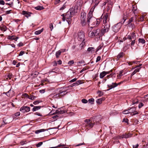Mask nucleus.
Here are the masks:
<instances>
[{
    "mask_svg": "<svg viewBox=\"0 0 148 148\" xmlns=\"http://www.w3.org/2000/svg\"><path fill=\"white\" fill-rule=\"evenodd\" d=\"M74 14V13L73 10H70L69 11L67 12L65 15L66 21L69 25L71 24V18L73 16Z\"/></svg>",
    "mask_w": 148,
    "mask_h": 148,
    "instance_id": "4",
    "label": "nucleus"
},
{
    "mask_svg": "<svg viewBox=\"0 0 148 148\" xmlns=\"http://www.w3.org/2000/svg\"><path fill=\"white\" fill-rule=\"evenodd\" d=\"M139 121L137 119H136L134 121V124L135 125L138 124Z\"/></svg>",
    "mask_w": 148,
    "mask_h": 148,
    "instance_id": "51",
    "label": "nucleus"
},
{
    "mask_svg": "<svg viewBox=\"0 0 148 148\" xmlns=\"http://www.w3.org/2000/svg\"><path fill=\"white\" fill-rule=\"evenodd\" d=\"M92 4L94 5V9L99 4L100 2V1L99 0H92Z\"/></svg>",
    "mask_w": 148,
    "mask_h": 148,
    "instance_id": "15",
    "label": "nucleus"
},
{
    "mask_svg": "<svg viewBox=\"0 0 148 148\" xmlns=\"http://www.w3.org/2000/svg\"><path fill=\"white\" fill-rule=\"evenodd\" d=\"M84 121L85 128L87 130L92 128L94 125H97L98 123H99V121H97L95 119L91 118L89 119L85 120Z\"/></svg>",
    "mask_w": 148,
    "mask_h": 148,
    "instance_id": "2",
    "label": "nucleus"
},
{
    "mask_svg": "<svg viewBox=\"0 0 148 148\" xmlns=\"http://www.w3.org/2000/svg\"><path fill=\"white\" fill-rule=\"evenodd\" d=\"M39 92L41 93H44L45 92V89H42L39 90Z\"/></svg>",
    "mask_w": 148,
    "mask_h": 148,
    "instance_id": "60",
    "label": "nucleus"
},
{
    "mask_svg": "<svg viewBox=\"0 0 148 148\" xmlns=\"http://www.w3.org/2000/svg\"><path fill=\"white\" fill-rule=\"evenodd\" d=\"M101 57L100 56H98L97 58V59L96 60V62H99V61L101 60Z\"/></svg>",
    "mask_w": 148,
    "mask_h": 148,
    "instance_id": "52",
    "label": "nucleus"
},
{
    "mask_svg": "<svg viewBox=\"0 0 148 148\" xmlns=\"http://www.w3.org/2000/svg\"><path fill=\"white\" fill-rule=\"evenodd\" d=\"M22 96L23 97H25L28 99H29V95L27 94L26 93L23 94L22 95Z\"/></svg>",
    "mask_w": 148,
    "mask_h": 148,
    "instance_id": "43",
    "label": "nucleus"
},
{
    "mask_svg": "<svg viewBox=\"0 0 148 148\" xmlns=\"http://www.w3.org/2000/svg\"><path fill=\"white\" fill-rule=\"evenodd\" d=\"M128 120L127 119L124 118L123 120V122L126 123L127 124H129Z\"/></svg>",
    "mask_w": 148,
    "mask_h": 148,
    "instance_id": "39",
    "label": "nucleus"
},
{
    "mask_svg": "<svg viewBox=\"0 0 148 148\" xmlns=\"http://www.w3.org/2000/svg\"><path fill=\"white\" fill-rule=\"evenodd\" d=\"M108 0H105L104 2L102 4L103 5H105L106 4L108 3Z\"/></svg>",
    "mask_w": 148,
    "mask_h": 148,
    "instance_id": "58",
    "label": "nucleus"
},
{
    "mask_svg": "<svg viewBox=\"0 0 148 148\" xmlns=\"http://www.w3.org/2000/svg\"><path fill=\"white\" fill-rule=\"evenodd\" d=\"M3 94L6 95L8 97H10L13 96V91H12L11 89L9 90L8 92H4Z\"/></svg>",
    "mask_w": 148,
    "mask_h": 148,
    "instance_id": "12",
    "label": "nucleus"
},
{
    "mask_svg": "<svg viewBox=\"0 0 148 148\" xmlns=\"http://www.w3.org/2000/svg\"><path fill=\"white\" fill-rule=\"evenodd\" d=\"M49 28L51 29V30L52 31L53 29V26L52 23H51L49 25Z\"/></svg>",
    "mask_w": 148,
    "mask_h": 148,
    "instance_id": "50",
    "label": "nucleus"
},
{
    "mask_svg": "<svg viewBox=\"0 0 148 148\" xmlns=\"http://www.w3.org/2000/svg\"><path fill=\"white\" fill-rule=\"evenodd\" d=\"M94 99L93 98H91L88 100L89 102L91 103V104L93 103V102L94 101Z\"/></svg>",
    "mask_w": 148,
    "mask_h": 148,
    "instance_id": "42",
    "label": "nucleus"
},
{
    "mask_svg": "<svg viewBox=\"0 0 148 148\" xmlns=\"http://www.w3.org/2000/svg\"><path fill=\"white\" fill-rule=\"evenodd\" d=\"M117 86V83H112V84L111 85H108V87L109 88V89H107V90H109L112 88H114V87Z\"/></svg>",
    "mask_w": 148,
    "mask_h": 148,
    "instance_id": "14",
    "label": "nucleus"
},
{
    "mask_svg": "<svg viewBox=\"0 0 148 148\" xmlns=\"http://www.w3.org/2000/svg\"><path fill=\"white\" fill-rule=\"evenodd\" d=\"M106 71H103L100 74V77L101 78H103L106 75Z\"/></svg>",
    "mask_w": 148,
    "mask_h": 148,
    "instance_id": "27",
    "label": "nucleus"
},
{
    "mask_svg": "<svg viewBox=\"0 0 148 148\" xmlns=\"http://www.w3.org/2000/svg\"><path fill=\"white\" fill-rule=\"evenodd\" d=\"M18 38V37H16L14 36H8V39L9 40H15L16 41H17V40Z\"/></svg>",
    "mask_w": 148,
    "mask_h": 148,
    "instance_id": "16",
    "label": "nucleus"
},
{
    "mask_svg": "<svg viewBox=\"0 0 148 148\" xmlns=\"http://www.w3.org/2000/svg\"><path fill=\"white\" fill-rule=\"evenodd\" d=\"M60 109H58V110H57L55 113H53V114H54L55 113L58 114H64V112L63 110H60Z\"/></svg>",
    "mask_w": 148,
    "mask_h": 148,
    "instance_id": "17",
    "label": "nucleus"
},
{
    "mask_svg": "<svg viewBox=\"0 0 148 148\" xmlns=\"http://www.w3.org/2000/svg\"><path fill=\"white\" fill-rule=\"evenodd\" d=\"M136 38V37L135 33L133 32L130 35H127L125 39H128L130 40V41H131V45L133 46L135 43Z\"/></svg>",
    "mask_w": 148,
    "mask_h": 148,
    "instance_id": "5",
    "label": "nucleus"
},
{
    "mask_svg": "<svg viewBox=\"0 0 148 148\" xmlns=\"http://www.w3.org/2000/svg\"><path fill=\"white\" fill-rule=\"evenodd\" d=\"M138 102V100L137 99H134L132 103V105L134 104L135 103H137Z\"/></svg>",
    "mask_w": 148,
    "mask_h": 148,
    "instance_id": "38",
    "label": "nucleus"
},
{
    "mask_svg": "<svg viewBox=\"0 0 148 148\" xmlns=\"http://www.w3.org/2000/svg\"><path fill=\"white\" fill-rule=\"evenodd\" d=\"M40 108L41 106H34L32 109V111L33 112L36 111L40 109Z\"/></svg>",
    "mask_w": 148,
    "mask_h": 148,
    "instance_id": "24",
    "label": "nucleus"
},
{
    "mask_svg": "<svg viewBox=\"0 0 148 148\" xmlns=\"http://www.w3.org/2000/svg\"><path fill=\"white\" fill-rule=\"evenodd\" d=\"M130 110L129 109L127 110H125L123 111L122 112L123 113V114H127L128 113H130Z\"/></svg>",
    "mask_w": 148,
    "mask_h": 148,
    "instance_id": "40",
    "label": "nucleus"
},
{
    "mask_svg": "<svg viewBox=\"0 0 148 148\" xmlns=\"http://www.w3.org/2000/svg\"><path fill=\"white\" fill-rule=\"evenodd\" d=\"M97 93L98 94L99 97H101L104 94L103 92L100 90L98 91L97 92Z\"/></svg>",
    "mask_w": 148,
    "mask_h": 148,
    "instance_id": "32",
    "label": "nucleus"
},
{
    "mask_svg": "<svg viewBox=\"0 0 148 148\" xmlns=\"http://www.w3.org/2000/svg\"><path fill=\"white\" fill-rule=\"evenodd\" d=\"M74 63V61L73 60H71L69 61L68 62V64L71 66Z\"/></svg>",
    "mask_w": 148,
    "mask_h": 148,
    "instance_id": "41",
    "label": "nucleus"
},
{
    "mask_svg": "<svg viewBox=\"0 0 148 148\" xmlns=\"http://www.w3.org/2000/svg\"><path fill=\"white\" fill-rule=\"evenodd\" d=\"M108 16L107 15L103 17V25L104 26V27L101 29V32L103 35L105 33L108 32L109 30L110 24L109 21L108 20Z\"/></svg>",
    "mask_w": 148,
    "mask_h": 148,
    "instance_id": "3",
    "label": "nucleus"
},
{
    "mask_svg": "<svg viewBox=\"0 0 148 148\" xmlns=\"http://www.w3.org/2000/svg\"><path fill=\"white\" fill-rule=\"evenodd\" d=\"M108 5H110L112 6V5H113V2L111 1H108Z\"/></svg>",
    "mask_w": 148,
    "mask_h": 148,
    "instance_id": "46",
    "label": "nucleus"
},
{
    "mask_svg": "<svg viewBox=\"0 0 148 148\" xmlns=\"http://www.w3.org/2000/svg\"><path fill=\"white\" fill-rule=\"evenodd\" d=\"M121 27L120 23H118L114 25L113 27V30L115 32H118Z\"/></svg>",
    "mask_w": 148,
    "mask_h": 148,
    "instance_id": "8",
    "label": "nucleus"
},
{
    "mask_svg": "<svg viewBox=\"0 0 148 148\" xmlns=\"http://www.w3.org/2000/svg\"><path fill=\"white\" fill-rule=\"evenodd\" d=\"M65 4L63 5V6L60 9V10H63L65 8Z\"/></svg>",
    "mask_w": 148,
    "mask_h": 148,
    "instance_id": "59",
    "label": "nucleus"
},
{
    "mask_svg": "<svg viewBox=\"0 0 148 148\" xmlns=\"http://www.w3.org/2000/svg\"><path fill=\"white\" fill-rule=\"evenodd\" d=\"M64 92L63 91H59L58 92V93L57 94H56L54 96V98H57L61 96L60 94H62L63 92Z\"/></svg>",
    "mask_w": 148,
    "mask_h": 148,
    "instance_id": "25",
    "label": "nucleus"
},
{
    "mask_svg": "<svg viewBox=\"0 0 148 148\" xmlns=\"http://www.w3.org/2000/svg\"><path fill=\"white\" fill-rule=\"evenodd\" d=\"M6 27L5 25H3L2 27H0V29H1V31H6Z\"/></svg>",
    "mask_w": 148,
    "mask_h": 148,
    "instance_id": "34",
    "label": "nucleus"
},
{
    "mask_svg": "<svg viewBox=\"0 0 148 148\" xmlns=\"http://www.w3.org/2000/svg\"><path fill=\"white\" fill-rule=\"evenodd\" d=\"M25 53V52L24 51H21L20 52L19 54L18 55V56H22L23 55V54H24Z\"/></svg>",
    "mask_w": 148,
    "mask_h": 148,
    "instance_id": "54",
    "label": "nucleus"
},
{
    "mask_svg": "<svg viewBox=\"0 0 148 148\" xmlns=\"http://www.w3.org/2000/svg\"><path fill=\"white\" fill-rule=\"evenodd\" d=\"M144 104L143 103H140L138 105V108H141L143 106Z\"/></svg>",
    "mask_w": 148,
    "mask_h": 148,
    "instance_id": "56",
    "label": "nucleus"
},
{
    "mask_svg": "<svg viewBox=\"0 0 148 148\" xmlns=\"http://www.w3.org/2000/svg\"><path fill=\"white\" fill-rule=\"evenodd\" d=\"M26 143V140H22L20 142V144L21 145H24Z\"/></svg>",
    "mask_w": 148,
    "mask_h": 148,
    "instance_id": "47",
    "label": "nucleus"
},
{
    "mask_svg": "<svg viewBox=\"0 0 148 148\" xmlns=\"http://www.w3.org/2000/svg\"><path fill=\"white\" fill-rule=\"evenodd\" d=\"M78 40L79 41H83L84 40V34L82 31H81L78 32Z\"/></svg>",
    "mask_w": 148,
    "mask_h": 148,
    "instance_id": "7",
    "label": "nucleus"
},
{
    "mask_svg": "<svg viewBox=\"0 0 148 148\" xmlns=\"http://www.w3.org/2000/svg\"><path fill=\"white\" fill-rule=\"evenodd\" d=\"M63 91L64 92L62 93V94H60V96H63L64 95H65L66 94H67V92H66V90L64 89V88H60V90L59 91Z\"/></svg>",
    "mask_w": 148,
    "mask_h": 148,
    "instance_id": "19",
    "label": "nucleus"
},
{
    "mask_svg": "<svg viewBox=\"0 0 148 148\" xmlns=\"http://www.w3.org/2000/svg\"><path fill=\"white\" fill-rule=\"evenodd\" d=\"M77 78H75L71 80L70 82H75L77 80Z\"/></svg>",
    "mask_w": 148,
    "mask_h": 148,
    "instance_id": "63",
    "label": "nucleus"
},
{
    "mask_svg": "<svg viewBox=\"0 0 148 148\" xmlns=\"http://www.w3.org/2000/svg\"><path fill=\"white\" fill-rule=\"evenodd\" d=\"M15 116L16 117L19 116L20 115V113L19 112H17L15 114Z\"/></svg>",
    "mask_w": 148,
    "mask_h": 148,
    "instance_id": "61",
    "label": "nucleus"
},
{
    "mask_svg": "<svg viewBox=\"0 0 148 148\" xmlns=\"http://www.w3.org/2000/svg\"><path fill=\"white\" fill-rule=\"evenodd\" d=\"M123 71H121L119 72V73L117 76L118 77V78H119V77H120H120L123 75Z\"/></svg>",
    "mask_w": 148,
    "mask_h": 148,
    "instance_id": "48",
    "label": "nucleus"
},
{
    "mask_svg": "<svg viewBox=\"0 0 148 148\" xmlns=\"http://www.w3.org/2000/svg\"><path fill=\"white\" fill-rule=\"evenodd\" d=\"M30 108L27 106H23L21 107L20 110L22 112L24 113L25 112H28L30 111Z\"/></svg>",
    "mask_w": 148,
    "mask_h": 148,
    "instance_id": "9",
    "label": "nucleus"
},
{
    "mask_svg": "<svg viewBox=\"0 0 148 148\" xmlns=\"http://www.w3.org/2000/svg\"><path fill=\"white\" fill-rule=\"evenodd\" d=\"M44 8V7L41 6H39L35 8L36 10H40L43 9Z\"/></svg>",
    "mask_w": 148,
    "mask_h": 148,
    "instance_id": "29",
    "label": "nucleus"
},
{
    "mask_svg": "<svg viewBox=\"0 0 148 148\" xmlns=\"http://www.w3.org/2000/svg\"><path fill=\"white\" fill-rule=\"evenodd\" d=\"M140 68H137L132 73L131 75V76H132L135 74H136V73L140 71Z\"/></svg>",
    "mask_w": 148,
    "mask_h": 148,
    "instance_id": "23",
    "label": "nucleus"
},
{
    "mask_svg": "<svg viewBox=\"0 0 148 148\" xmlns=\"http://www.w3.org/2000/svg\"><path fill=\"white\" fill-rule=\"evenodd\" d=\"M84 62L83 61H81L77 62V64L78 65H80L81 64L83 63Z\"/></svg>",
    "mask_w": 148,
    "mask_h": 148,
    "instance_id": "55",
    "label": "nucleus"
},
{
    "mask_svg": "<svg viewBox=\"0 0 148 148\" xmlns=\"http://www.w3.org/2000/svg\"><path fill=\"white\" fill-rule=\"evenodd\" d=\"M95 48L93 47H90L88 48L87 50L88 51H95Z\"/></svg>",
    "mask_w": 148,
    "mask_h": 148,
    "instance_id": "37",
    "label": "nucleus"
},
{
    "mask_svg": "<svg viewBox=\"0 0 148 148\" xmlns=\"http://www.w3.org/2000/svg\"><path fill=\"white\" fill-rule=\"evenodd\" d=\"M43 30V28H42L40 30L36 31L35 32V34L36 35H38L40 34Z\"/></svg>",
    "mask_w": 148,
    "mask_h": 148,
    "instance_id": "28",
    "label": "nucleus"
},
{
    "mask_svg": "<svg viewBox=\"0 0 148 148\" xmlns=\"http://www.w3.org/2000/svg\"><path fill=\"white\" fill-rule=\"evenodd\" d=\"M102 18H97L96 20V26H98L100 24L101 21H102Z\"/></svg>",
    "mask_w": 148,
    "mask_h": 148,
    "instance_id": "26",
    "label": "nucleus"
},
{
    "mask_svg": "<svg viewBox=\"0 0 148 148\" xmlns=\"http://www.w3.org/2000/svg\"><path fill=\"white\" fill-rule=\"evenodd\" d=\"M5 3L4 1L3 0H0V4L4 5Z\"/></svg>",
    "mask_w": 148,
    "mask_h": 148,
    "instance_id": "57",
    "label": "nucleus"
},
{
    "mask_svg": "<svg viewBox=\"0 0 148 148\" xmlns=\"http://www.w3.org/2000/svg\"><path fill=\"white\" fill-rule=\"evenodd\" d=\"M138 146L139 145L138 144H137L136 145H133V148H138Z\"/></svg>",
    "mask_w": 148,
    "mask_h": 148,
    "instance_id": "64",
    "label": "nucleus"
},
{
    "mask_svg": "<svg viewBox=\"0 0 148 148\" xmlns=\"http://www.w3.org/2000/svg\"><path fill=\"white\" fill-rule=\"evenodd\" d=\"M139 43H141L142 44H144L145 42V40L143 38H139L138 40Z\"/></svg>",
    "mask_w": 148,
    "mask_h": 148,
    "instance_id": "33",
    "label": "nucleus"
},
{
    "mask_svg": "<svg viewBox=\"0 0 148 148\" xmlns=\"http://www.w3.org/2000/svg\"><path fill=\"white\" fill-rule=\"evenodd\" d=\"M61 53V51L60 50L56 52V57L57 58L59 57V56L60 55Z\"/></svg>",
    "mask_w": 148,
    "mask_h": 148,
    "instance_id": "36",
    "label": "nucleus"
},
{
    "mask_svg": "<svg viewBox=\"0 0 148 148\" xmlns=\"http://www.w3.org/2000/svg\"><path fill=\"white\" fill-rule=\"evenodd\" d=\"M45 131V130L44 129L39 130H37L35 131V133L37 134H38L39 133L43 132Z\"/></svg>",
    "mask_w": 148,
    "mask_h": 148,
    "instance_id": "31",
    "label": "nucleus"
},
{
    "mask_svg": "<svg viewBox=\"0 0 148 148\" xmlns=\"http://www.w3.org/2000/svg\"><path fill=\"white\" fill-rule=\"evenodd\" d=\"M23 44L22 42H20L18 44V46L19 47H21L23 46Z\"/></svg>",
    "mask_w": 148,
    "mask_h": 148,
    "instance_id": "62",
    "label": "nucleus"
},
{
    "mask_svg": "<svg viewBox=\"0 0 148 148\" xmlns=\"http://www.w3.org/2000/svg\"><path fill=\"white\" fill-rule=\"evenodd\" d=\"M12 75L11 73H9L8 75H6V77H7L6 79L8 80V78L9 79H10L12 77Z\"/></svg>",
    "mask_w": 148,
    "mask_h": 148,
    "instance_id": "35",
    "label": "nucleus"
},
{
    "mask_svg": "<svg viewBox=\"0 0 148 148\" xmlns=\"http://www.w3.org/2000/svg\"><path fill=\"white\" fill-rule=\"evenodd\" d=\"M82 102L84 103H87V100L85 99H83L82 100Z\"/></svg>",
    "mask_w": 148,
    "mask_h": 148,
    "instance_id": "49",
    "label": "nucleus"
},
{
    "mask_svg": "<svg viewBox=\"0 0 148 148\" xmlns=\"http://www.w3.org/2000/svg\"><path fill=\"white\" fill-rule=\"evenodd\" d=\"M105 98L104 97L98 99L97 101V103L100 104H101L103 101L105 100Z\"/></svg>",
    "mask_w": 148,
    "mask_h": 148,
    "instance_id": "18",
    "label": "nucleus"
},
{
    "mask_svg": "<svg viewBox=\"0 0 148 148\" xmlns=\"http://www.w3.org/2000/svg\"><path fill=\"white\" fill-rule=\"evenodd\" d=\"M43 143L42 142H39L36 145L37 147H39Z\"/></svg>",
    "mask_w": 148,
    "mask_h": 148,
    "instance_id": "44",
    "label": "nucleus"
},
{
    "mask_svg": "<svg viewBox=\"0 0 148 148\" xmlns=\"http://www.w3.org/2000/svg\"><path fill=\"white\" fill-rule=\"evenodd\" d=\"M100 32V29H98L96 30L94 29L92 32H90L88 34L89 37H93L97 36Z\"/></svg>",
    "mask_w": 148,
    "mask_h": 148,
    "instance_id": "6",
    "label": "nucleus"
},
{
    "mask_svg": "<svg viewBox=\"0 0 148 148\" xmlns=\"http://www.w3.org/2000/svg\"><path fill=\"white\" fill-rule=\"evenodd\" d=\"M137 8L136 6L135 5H132V11L134 14H135L136 11L137 10Z\"/></svg>",
    "mask_w": 148,
    "mask_h": 148,
    "instance_id": "30",
    "label": "nucleus"
},
{
    "mask_svg": "<svg viewBox=\"0 0 148 148\" xmlns=\"http://www.w3.org/2000/svg\"><path fill=\"white\" fill-rule=\"evenodd\" d=\"M130 27H131L132 29L135 28V25L134 23H130V24H129Z\"/></svg>",
    "mask_w": 148,
    "mask_h": 148,
    "instance_id": "45",
    "label": "nucleus"
},
{
    "mask_svg": "<svg viewBox=\"0 0 148 148\" xmlns=\"http://www.w3.org/2000/svg\"><path fill=\"white\" fill-rule=\"evenodd\" d=\"M33 93H32L30 94L29 95V99L32 100L35 99L36 98V96H35L33 95Z\"/></svg>",
    "mask_w": 148,
    "mask_h": 148,
    "instance_id": "20",
    "label": "nucleus"
},
{
    "mask_svg": "<svg viewBox=\"0 0 148 148\" xmlns=\"http://www.w3.org/2000/svg\"><path fill=\"white\" fill-rule=\"evenodd\" d=\"M130 112L133 113L132 115H135L138 114L137 111H136V109L135 108H132L129 109Z\"/></svg>",
    "mask_w": 148,
    "mask_h": 148,
    "instance_id": "10",
    "label": "nucleus"
},
{
    "mask_svg": "<svg viewBox=\"0 0 148 148\" xmlns=\"http://www.w3.org/2000/svg\"><path fill=\"white\" fill-rule=\"evenodd\" d=\"M92 13L91 11L89 12L87 15V18L86 21V14L84 12H82L81 13V24L83 26L86 25H88L89 26V24L92 18Z\"/></svg>",
    "mask_w": 148,
    "mask_h": 148,
    "instance_id": "1",
    "label": "nucleus"
},
{
    "mask_svg": "<svg viewBox=\"0 0 148 148\" xmlns=\"http://www.w3.org/2000/svg\"><path fill=\"white\" fill-rule=\"evenodd\" d=\"M124 55V54L123 52H121L117 56V60H119L120 58H122Z\"/></svg>",
    "mask_w": 148,
    "mask_h": 148,
    "instance_id": "21",
    "label": "nucleus"
},
{
    "mask_svg": "<svg viewBox=\"0 0 148 148\" xmlns=\"http://www.w3.org/2000/svg\"><path fill=\"white\" fill-rule=\"evenodd\" d=\"M132 134L130 133L125 134L122 135L121 138H127L131 137Z\"/></svg>",
    "mask_w": 148,
    "mask_h": 148,
    "instance_id": "13",
    "label": "nucleus"
},
{
    "mask_svg": "<svg viewBox=\"0 0 148 148\" xmlns=\"http://www.w3.org/2000/svg\"><path fill=\"white\" fill-rule=\"evenodd\" d=\"M22 14L25 17H27V18H28L30 16L31 14H32V13L28 11H22Z\"/></svg>",
    "mask_w": 148,
    "mask_h": 148,
    "instance_id": "11",
    "label": "nucleus"
},
{
    "mask_svg": "<svg viewBox=\"0 0 148 148\" xmlns=\"http://www.w3.org/2000/svg\"><path fill=\"white\" fill-rule=\"evenodd\" d=\"M76 84H77V85H78L80 84H81L82 83L81 82V80H79L76 81Z\"/></svg>",
    "mask_w": 148,
    "mask_h": 148,
    "instance_id": "53",
    "label": "nucleus"
},
{
    "mask_svg": "<svg viewBox=\"0 0 148 148\" xmlns=\"http://www.w3.org/2000/svg\"><path fill=\"white\" fill-rule=\"evenodd\" d=\"M134 18H135L134 17H132L130 18L128 21V23L127 25L130 24V23H132V22H134L133 21L134 20Z\"/></svg>",
    "mask_w": 148,
    "mask_h": 148,
    "instance_id": "22",
    "label": "nucleus"
}]
</instances>
